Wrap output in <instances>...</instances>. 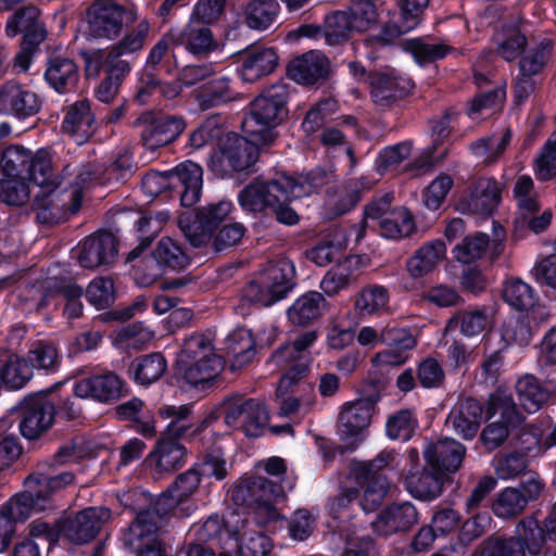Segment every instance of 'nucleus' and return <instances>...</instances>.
I'll list each match as a JSON object with an SVG mask.
<instances>
[{"instance_id": "1", "label": "nucleus", "mask_w": 556, "mask_h": 556, "mask_svg": "<svg viewBox=\"0 0 556 556\" xmlns=\"http://www.w3.org/2000/svg\"><path fill=\"white\" fill-rule=\"evenodd\" d=\"M325 181L326 175L319 170L299 177L278 174L270 180L256 179L245 186L239 192L238 201L247 212L270 211L278 223L293 226L299 223L300 217L290 206V201L316 192Z\"/></svg>"}, {"instance_id": "2", "label": "nucleus", "mask_w": 556, "mask_h": 556, "mask_svg": "<svg viewBox=\"0 0 556 556\" xmlns=\"http://www.w3.org/2000/svg\"><path fill=\"white\" fill-rule=\"evenodd\" d=\"M150 34V24L143 20L128 30L117 42L106 49H98L86 55L87 71L124 81L131 72L130 56L142 50Z\"/></svg>"}, {"instance_id": "3", "label": "nucleus", "mask_w": 556, "mask_h": 556, "mask_svg": "<svg viewBox=\"0 0 556 556\" xmlns=\"http://www.w3.org/2000/svg\"><path fill=\"white\" fill-rule=\"evenodd\" d=\"M288 89L282 84L266 88L250 104V114L242 123L244 131L264 144L274 140L271 128L281 123L287 115Z\"/></svg>"}, {"instance_id": "4", "label": "nucleus", "mask_w": 556, "mask_h": 556, "mask_svg": "<svg viewBox=\"0 0 556 556\" xmlns=\"http://www.w3.org/2000/svg\"><path fill=\"white\" fill-rule=\"evenodd\" d=\"M0 168L4 177L27 178L43 188L61 186L54 179L51 155L43 149L33 152L18 144L9 146L1 152Z\"/></svg>"}, {"instance_id": "5", "label": "nucleus", "mask_w": 556, "mask_h": 556, "mask_svg": "<svg viewBox=\"0 0 556 556\" xmlns=\"http://www.w3.org/2000/svg\"><path fill=\"white\" fill-rule=\"evenodd\" d=\"M53 464L48 460L39 462L35 470L25 479L26 491L15 500L13 513H22V507L28 509L42 510L51 496L72 484L75 476L71 471H64L59 475L50 476L53 470Z\"/></svg>"}, {"instance_id": "6", "label": "nucleus", "mask_w": 556, "mask_h": 556, "mask_svg": "<svg viewBox=\"0 0 556 556\" xmlns=\"http://www.w3.org/2000/svg\"><path fill=\"white\" fill-rule=\"evenodd\" d=\"M283 493L280 484L264 477H248L237 483L231 491V500L241 506H255L256 522L266 523L279 518L274 507L275 500Z\"/></svg>"}, {"instance_id": "7", "label": "nucleus", "mask_w": 556, "mask_h": 556, "mask_svg": "<svg viewBox=\"0 0 556 556\" xmlns=\"http://www.w3.org/2000/svg\"><path fill=\"white\" fill-rule=\"evenodd\" d=\"M136 20L132 9L115 0H96L87 11L88 34L96 39L113 41L122 35L125 25Z\"/></svg>"}, {"instance_id": "8", "label": "nucleus", "mask_w": 556, "mask_h": 556, "mask_svg": "<svg viewBox=\"0 0 556 556\" xmlns=\"http://www.w3.org/2000/svg\"><path fill=\"white\" fill-rule=\"evenodd\" d=\"M258 159L257 146L237 135L228 134L210 156L211 170L220 177L232 172H242L251 168Z\"/></svg>"}, {"instance_id": "9", "label": "nucleus", "mask_w": 556, "mask_h": 556, "mask_svg": "<svg viewBox=\"0 0 556 556\" xmlns=\"http://www.w3.org/2000/svg\"><path fill=\"white\" fill-rule=\"evenodd\" d=\"M220 413L227 426L241 428L247 437L261 435L268 421V412L261 400L240 394L226 397L220 404Z\"/></svg>"}, {"instance_id": "10", "label": "nucleus", "mask_w": 556, "mask_h": 556, "mask_svg": "<svg viewBox=\"0 0 556 556\" xmlns=\"http://www.w3.org/2000/svg\"><path fill=\"white\" fill-rule=\"evenodd\" d=\"M232 207L229 201H219L198 208L194 213L179 216L178 225L188 241L195 248L205 244L210 235L228 216Z\"/></svg>"}, {"instance_id": "11", "label": "nucleus", "mask_w": 556, "mask_h": 556, "mask_svg": "<svg viewBox=\"0 0 556 556\" xmlns=\"http://www.w3.org/2000/svg\"><path fill=\"white\" fill-rule=\"evenodd\" d=\"M134 125L141 128V141L151 151L173 142L186 127V123L181 117L172 115L156 116L150 112L141 114Z\"/></svg>"}, {"instance_id": "12", "label": "nucleus", "mask_w": 556, "mask_h": 556, "mask_svg": "<svg viewBox=\"0 0 556 556\" xmlns=\"http://www.w3.org/2000/svg\"><path fill=\"white\" fill-rule=\"evenodd\" d=\"M56 409L45 396L24 399L20 407V431L27 440H37L54 424Z\"/></svg>"}, {"instance_id": "13", "label": "nucleus", "mask_w": 556, "mask_h": 556, "mask_svg": "<svg viewBox=\"0 0 556 556\" xmlns=\"http://www.w3.org/2000/svg\"><path fill=\"white\" fill-rule=\"evenodd\" d=\"M110 519L109 508L88 507L61 521L62 534L74 544H86L98 535Z\"/></svg>"}, {"instance_id": "14", "label": "nucleus", "mask_w": 556, "mask_h": 556, "mask_svg": "<svg viewBox=\"0 0 556 556\" xmlns=\"http://www.w3.org/2000/svg\"><path fill=\"white\" fill-rule=\"evenodd\" d=\"M376 399L363 397L345 403L339 414L338 427L344 440L352 439L349 450H354L363 439V432L368 428L375 410Z\"/></svg>"}, {"instance_id": "15", "label": "nucleus", "mask_w": 556, "mask_h": 556, "mask_svg": "<svg viewBox=\"0 0 556 556\" xmlns=\"http://www.w3.org/2000/svg\"><path fill=\"white\" fill-rule=\"evenodd\" d=\"M419 522L417 507L408 501L394 502L387 505L372 521L374 531L383 536L404 533Z\"/></svg>"}, {"instance_id": "16", "label": "nucleus", "mask_w": 556, "mask_h": 556, "mask_svg": "<svg viewBox=\"0 0 556 556\" xmlns=\"http://www.w3.org/2000/svg\"><path fill=\"white\" fill-rule=\"evenodd\" d=\"M502 187L490 177H480L472 180L468 193L460 200L459 206L464 212L489 216L501 202Z\"/></svg>"}, {"instance_id": "17", "label": "nucleus", "mask_w": 556, "mask_h": 556, "mask_svg": "<svg viewBox=\"0 0 556 556\" xmlns=\"http://www.w3.org/2000/svg\"><path fill=\"white\" fill-rule=\"evenodd\" d=\"M238 73L245 83H256L275 72L278 54L274 48L251 46L238 53Z\"/></svg>"}, {"instance_id": "18", "label": "nucleus", "mask_w": 556, "mask_h": 556, "mask_svg": "<svg viewBox=\"0 0 556 556\" xmlns=\"http://www.w3.org/2000/svg\"><path fill=\"white\" fill-rule=\"evenodd\" d=\"M41 108V99L33 90L10 80L0 86V112L18 118L36 115Z\"/></svg>"}, {"instance_id": "19", "label": "nucleus", "mask_w": 556, "mask_h": 556, "mask_svg": "<svg viewBox=\"0 0 556 556\" xmlns=\"http://www.w3.org/2000/svg\"><path fill=\"white\" fill-rule=\"evenodd\" d=\"M484 406L473 397L459 399L452 407L445 425L464 440H472L481 426Z\"/></svg>"}, {"instance_id": "20", "label": "nucleus", "mask_w": 556, "mask_h": 556, "mask_svg": "<svg viewBox=\"0 0 556 556\" xmlns=\"http://www.w3.org/2000/svg\"><path fill=\"white\" fill-rule=\"evenodd\" d=\"M466 447L452 438H444L427 445L424 457L430 469L442 475L456 472L465 458Z\"/></svg>"}, {"instance_id": "21", "label": "nucleus", "mask_w": 556, "mask_h": 556, "mask_svg": "<svg viewBox=\"0 0 556 556\" xmlns=\"http://www.w3.org/2000/svg\"><path fill=\"white\" fill-rule=\"evenodd\" d=\"M369 84L371 98L379 106H390L402 100L414 86L410 79L396 75L393 70L370 73Z\"/></svg>"}, {"instance_id": "22", "label": "nucleus", "mask_w": 556, "mask_h": 556, "mask_svg": "<svg viewBox=\"0 0 556 556\" xmlns=\"http://www.w3.org/2000/svg\"><path fill=\"white\" fill-rule=\"evenodd\" d=\"M96 118L87 99L78 100L63 109L61 130L76 143L83 144L94 134Z\"/></svg>"}, {"instance_id": "23", "label": "nucleus", "mask_w": 556, "mask_h": 556, "mask_svg": "<svg viewBox=\"0 0 556 556\" xmlns=\"http://www.w3.org/2000/svg\"><path fill=\"white\" fill-rule=\"evenodd\" d=\"M287 73L295 83L312 86L328 79L330 62L323 53L308 51L291 60Z\"/></svg>"}, {"instance_id": "24", "label": "nucleus", "mask_w": 556, "mask_h": 556, "mask_svg": "<svg viewBox=\"0 0 556 556\" xmlns=\"http://www.w3.org/2000/svg\"><path fill=\"white\" fill-rule=\"evenodd\" d=\"M380 342L388 349L376 355V358L384 365L400 366L408 358V352L415 349L417 342L407 328L395 325H387L380 332Z\"/></svg>"}, {"instance_id": "25", "label": "nucleus", "mask_w": 556, "mask_h": 556, "mask_svg": "<svg viewBox=\"0 0 556 556\" xmlns=\"http://www.w3.org/2000/svg\"><path fill=\"white\" fill-rule=\"evenodd\" d=\"M117 255L115 237L108 231L96 232L87 237L78 254L79 264L89 269L114 262Z\"/></svg>"}, {"instance_id": "26", "label": "nucleus", "mask_w": 556, "mask_h": 556, "mask_svg": "<svg viewBox=\"0 0 556 556\" xmlns=\"http://www.w3.org/2000/svg\"><path fill=\"white\" fill-rule=\"evenodd\" d=\"M75 172L71 165L64 166L62 174L54 177L61 181L60 187L55 188H43L40 187V191L35 195L33 207L36 211V219L40 224H54L59 222L65 211H71V205L66 207V203L60 204L56 201V191L59 189L66 190L65 178L72 176Z\"/></svg>"}, {"instance_id": "27", "label": "nucleus", "mask_w": 556, "mask_h": 556, "mask_svg": "<svg viewBox=\"0 0 556 556\" xmlns=\"http://www.w3.org/2000/svg\"><path fill=\"white\" fill-rule=\"evenodd\" d=\"M122 392V381L113 372L96 375L78 380L74 386V394L80 399H92L108 403L117 400Z\"/></svg>"}, {"instance_id": "28", "label": "nucleus", "mask_w": 556, "mask_h": 556, "mask_svg": "<svg viewBox=\"0 0 556 556\" xmlns=\"http://www.w3.org/2000/svg\"><path fill=\"white\" fill-rule=\"evenodd\" d=\"M40 12L36 7L17 10L8 21L5 33L10 37L23 34V40L33 46H39L46 39V29L39 18Z\"/></svg>"}, {"instance_id": "29", "label": "nucleus", "mask_w": 556, "mask_h": 556, "mask_svg": "<svg viewBox=\"0 0 556 556\" xmlns=\"http://www.w3.org/2000/svg\"><path fill=\"white\" fill-rule=\"evenodd\" d=\"M202 177V167L192 161L182 162L169 172V184L176 187L178 182L182 187L180 201L184 206L191 207L199 201L203 182Z\"/></svg>"}, {"instance_id": "30", "label": "nucleus", "mask_w": 556, "mask_h": 556, "mask_svg": "<svg viewBox=\"0 0 556 556\" xmlns=\"http://www.w3.org/2000/svg\"><path fill=\"white\" fill-rule=\"evenodd\" d=\"M445 255L446 247L442 240L426 242L407 260L406 269L413 279L422 278L434 270Z\"/></svg>"}, {"instance_id": "31", "label": "nucleus", "mask_w": 556, "mask_h": 556, "mask_svg": "<svg viewBox=\"0 0 556 556\" xmlns=\"http://www.w3.org/2000/svg\"><path fill=\"white\" fill-rule=\"evenodd\" d=\"M45 78L56 92H70L78 83V66L71 58L53 55L47 62Z\"/></svg>"}, {"instance_id": "32", "label": "nucleus", "mask_w": 556, "mask_h": 556, "mask_svg": "<svg viewBox=\"0 0 556 556\" xmlns=\"http://www.w3.org/2000/svg\"><path fill=\"white\" fill-rule=\"evenodd\" d=\"M327 309V301L320 292L308 291L299 296L288 308L292 325L305 327L316 321Z\"/></svg>"}, {"instance_id": "33", "label": "nucleus", "mask_w": 556, "mask_h": 556, "mask_svg": "<svg viewBox=\"0 0 556 556\" xmlns=\"http://www.w3.org/2000/svg\"><path fill=\"white\" fill-rule=\"evenodd\" d=\"M229 531L239 542L238 556H267L271 551L273 544L268 536L251 528L247 519L240 521V527H231L227 521Z\"/></svg>"}, {"instance_id": "34", "label": "nucleus", "mask_w": 556, "mask_h": 556, "mask_svg": "<svg viewBox=\"0 0 556 556\" xmlns=\"http://www.w3.org/2000/svg\"><path fill=\"white\" fill-rule=\"evenodd\" d=\"M522 23L523 17L517 16L511 23L503 25L494 36L496 51L507 62L515 61L527 46V37L520 29Z\"/></svg>"}, {"instance_id": "35", "label": "nucleus", "mask_w": 556, "mask_h": 556, "mask_svg": "<svg viewBox=\"0 0 556 556\" xmlns=\"http://www.w3.org/2000/svg\"><path fill=\"white\" fill-rule=\"evenodd\" d=\"M359 276L358 261L354 256L336 263L324 276L320 288L327 295H334L349 288Z\"/></svg>"}, {"instance_id": "36", "label": "nucleus", "mask_w": 556, "mask_h": 556, "mask_svg": "<svg viewBox=\"0 0 556 556\" xmlns=\"http://www.w3.org/2000/svg\"><path fill=\"white\" fill-rule=\"evenodd\" d=\"M405 482L412 496L422 501H432L442 493L444 475L432 469H422L410 472Z\"/></svg>"}, {"instance_id": "37", "label": "nucleus", "mask_w": 556, "mask_h": 556, "mask_svg": "<svg viewBox=\"0 0 556 556\" xmlns=\"http://www.w3.org/2000/svg\"><path fill=\"white\" fill-rule=\"evenodd\" d=\"M279 13L277 0H250L243 11L247 26L260 31L269 29L277 22Z\"/></svg>"}, {"instance_id": "38", "label": "nucleus", "mask_w": 556, "mask_h": 556, "mask_svg": "<svg viewBox=\"0 0 556 556\" xmlns=\"http://www.w3.org/2000/svg\"><path fill=\"white\" fill-rule=\"evenodd\" d=\"M258 276L273 288L281 299L295 286V268L289 260H278L270 263Z\"/></svg>"}, {"instance_id": "39", "label": "nucleus", "mask_w": 556, "mask_h": 556, "mask_svg": "<svg viewBox=\"0 0 556 556\" xmlns=\"http://www.w3.org/2000/svg\"><path fill=\"white\" fill-rule=\"evenodd\" d=\"M511 141V130L505 128L502 132L482 137L470 143L471 153L481 161L491 165L504 154Z\"/></svg>"}, {"instance_id": "40", "label": "nucleus", "mask_w": 556, "mask_h": 556, "mask_svg": "<svg viewBox=\"0 0 556 556\" xmlns=\"http://www.w3.org/2000/svg\"><path fill=\"white\" fill-rule=\"evenodd\" d=\"M29 292L39 294V300L36 303V309L39 311L49 304V299L55 293H60L65 303L78 302L84 294V289L76 283H66L64 280L56 278H47L40 286H33Z\"/></svg>"}, {"instance_id": "41", "label": "nucleus", "mask_w": 556, "mask_h": 556, "mask_svg": "<svg viewBox=\"0 0 556 556\" xmlns=\"http://www.w3.org/2000/svg\"><path fill=\"white\" fill-rule=\"evenodd\" d=\"M186 447L178 441L161 439L156 448L150 454L157 472H173L185 464Z\"/></svg>"}, {"instance_id": "42", "label": "nucleus", "mask_w": 556, "mask_h": 556, "mask_svg": "<svg viewBox=\"0 0 556 556\" xmlns=\"http://www.w3.org/2000/svg\"><path fill=\"white\" fill-rule=\"evenodd\" d=\"M500 415L504 424L518 427L523 421V415L517 409L513 395L505 390L497 389L489 395L485 417L486 419Z\"/></svg>"}, {"instance_id": "43", "label": "nucleus", "mask_w": 556, "mask_h": 556, "mask_svg": "<svg viewBox=\"0 0 556 556\" xmlns=\"http://www.w3.org/2000/svg\"><path fill=\"white\" fill-rule=\"evenodd\" d=\"M159 529V519L153 511H140L124 534V544L129 548L140 547V543L155 542L154 534Z\"/></svg>"}, {"instance_id": "44", "label": "nucleus", "mask_w": 556, "mask_h": 556, "mask_svg": "<svg viewBox=\"0 0 556 556\" xmlns=\"http://www.w3.org/2000/svg\"><path fill=\"white\" fill-rule=\"evenodd\" d=\"M153 261L161 266L163 270H182L190 258L181 245L169 237L162 238L152 251Z\"/></svg>"}, {"instance_id": "45", "label": "nucleus", "mask_w": 556, "mask_h": 556, "mask_svg": "<svg viewBox=\"0 0 556 556\" xmlns=\"http://www.w3.org/2000/svg\"><path fill=\"white\" fill-rule=\"evenodd\" d=\"M225 350L227 355L232 357L231 366L233 370L241 369L250 364L256 354L254 340L244 330L230 333L225 340Z\"/></svg>"}, {"instance_id": "46", "label": "nucleus", "mask_w": 556, "mask_h": 556, "mask_svg": "<svg viewBox=\"0 0 556 556\" xmlns=\"http://www.w3.org/2000/svg\"><path fill=\"white\" fill-rule=\"evenodd\" d=\"M178 365L185 381L194 387L214 380L223 369L220 357L178 363Z\"/></svg>"}, {"instance_id": "47", "label": "nucleus", "mask_w": 556, "mask_h": 556, "mask_svg": "<svg viewBox=\"0 0 556 556\" xmlns=\"http://www.w3.org/2000/svg\"><path fill=\"white\" fill-rule=\"evenodd\" d=\"M33 377L28 361L17 355H10L0 359V379L3 387L12 390L22 389Z\"/></svg>"}, {"instance_id": "48", "label": "nucleus", "mask_w": 556, "mask_h": 556, "mask_svg": "<svg viewBox=\"0 0 556 556\" xmlns=\"http://www.w3.org/2000/svg\"><path fill=\"white\" fill-rule=\"evenodd\" d=\"M515 539L522 545V552L526 551L531 556H538L542 553L547 539L545 526L542 528L539 521L533 517H527L520 520L516 528Z\"/></svg>"}, {"instance_id": "49", "label": "nucleus", "mask_w": 556, "mask_h": 556, "mask_svg": "<svg viewBox=\"0 0 556 556\" xmlns=\"http://www.w3.org/2000/svg\"><path fill=\"white\" fill-rule=\"evenodd\" d=\"M516 392L520 405L529 413L538 412L549 399V391L541 386L539 380L527 375L516 383Z\"/></svg>"}, {"instance_id": "50", "label": "nucleus", "mask_w": 556, "mask_h": 556, "mask_svg": "<svg viewBox=\"0 0 556 556\" xmlns=\"http://www.w3.org/2000/svg\"><path fill=\"white\" fill-rule=\"evenodd\" d=\"M235 99L236 93L226 77L211 80L197 94L198 104L202 110L217 108Z\"/></svg>"}, {"instance_id": "51", "label": "nucleus", "mask_w": 556, "mask_h": 556, "mask_svg": "<svg viewBox=\"0 0 556 556\" xmlns=\"http://www.w3.org/2000/svg\"><path fill=\"white\" fill-rule=\"evenodd\" d=\"M166 367V359L161 353L138 357L130 365L135 380L143 386L157 381L164 375Z\"/></svg>"}, {"instance_id": "52", "label": "nucleus", "mask_w": 556, "mask_h": 556, "mask_svg": "<svg viewBox=\"0 0 556 556\" xmlns=\"http://www.w3.org/2000/svg\"><path fill=\"white\" fill-rule=\"evenodd\" d=\"M489 325V317L484 308L472 311H457L447 321L445 329L459 328L465 337L480 334Z\"/></svg>"}, {"instance_id": "53", "label": "nucleus", "mask_w": 556, "mask_h": 556, "mask_svg": "<svg viewBox=\"0 0 556 556\" xmlns=\"http://www.w3.org/2000/svg\"><path fill=\"white\" fill-rule=\"evenodd\" d=\"M381 235L388 239L409 236L415 229L412 214L405 207H395L378 224Z\"/></svg>"}, {"instance_id": "54", "label": "nucleus", "mask_w": 556, "mask_h": 556, "mask_svg": "<svg viewBox=\"0 0 556 556\" xmlns=\"http://www.w3.org/2000/svg\"><path fill=\"white\" fill-rule=\"evenodd\" d=\"M491 508L496 517L513 519L520 516L527 508V505L519 489L507 486L495 495Z\"/></svg>"}, {"instance_id": "55", "label": "nucleus", "mask_w": 556, "mask_h": 556, "mask_svg": "<svg viewBox=\"0 0 556 556\" xmlns=\"http://www.w3.org/2000/svg\"><path fill=\"white\" fill-rule=\"evenodd\" d=\"M489 244L490 237L485 233L466 236L453 248L454 258L462 264H472L485 255Z\"/></svg>"}, {"instance_id": "56", "label": "nucleus", "mask_w": 556, "mask_h": 556, "mask_svg": "<svg viewBox=\"0 0 556 556\" xmlns=\"http://www.w3.org/2000/svg\"><path fill=\"white\" fill-rule=\"evenodd\" d=\"M363 486L359 505L365 511H372L380 506L389 490V481L384 475L374 477H355Z\"/></svg>"}, {"instance_id": "57", "label": "nucleus", "mask_w": 556, "mask_h": 556, "mask_svg": "<svg viewBox=\"0 0 556 556\" xmlns=\"http://www.w3.org/2000/svg\"><path fill=\"white\" fill-rule=\"evenodd\" d=\"M389 302V292L383 286L371 285L363 288L355 296V309L361 316L382 311Z\"/></svg>"}, {"instance_id": "58", "label": "nucleus", "mask_w": 556, "mask_h": 556, "mask_svg": "<svg viewBox=\"0 0 556 556\" xmlns=\"http://www.w3.org/2000/svg\"><path fill=\"white\" fill-rule=\"evenodd\" d=\"M409 51L419 64L432 63L445 58L454 48L443 41L430 42L422 38L412 39L406 42Z\"/></svg>"}, {"instance_id": "59", "label": "nucleus", "mask_w": 556, "mask_h": 556, "mask_svg": "<svg viewBox=\"0 0 556 556\" xmlns=\"http://www.w3.org/2000/svg\"><path fill=\"white\" fill-rule=\"evenodd\" d=\"M164 218L161 216H152L151 214L142 215L136 223L139 244L134 248L127 255L126 261L131 262L140 256L142 251L147 249L153 239L162 230Z\"/></svg>"}, {"instance_id": "60", "label": "nucleus", "mask_w": 556, "mask_h": 556, "mask_svg": "<svg viewBox=\"0 0 556 556\" xmlns=\"http://www.w3.org/2000/svg\"><path fill=\"white\" fill-rule=\"evenodd\" d=\"M505 302L517 311H527L535 303V293L532 287L520 279L506 281L503 288Z\"/></svg>"}, {"instance_id": "61", "label": "nucleus", "mask_w": 556, "mask_h": 556, "mask_svg": "<svg viewBox=\"0 0 556 556\" xmlns=\"http://www.w3.org/2000/svg\"><path fill=\"white\" fill-rule=\"evenodd\" d=\"M316 339L317 331H306L296 337L291 343L277 349L271 358L278 366H288L290 359H304L303 353L314 344Z\"/></svg>"}, {"instance_id": "62", "label": "nucleus", "mask_w": 556, "mask_h": 556, "mask_svg": "<svg viewBox=\"0 0 556 556\" xmlns=\"http://www.w3.org/2000/svg\"><path fill=\"white\" fill-rule=\"evenodd\" d=\"M178 34L181 36L180 45H185L193 53L206 52L213 47L211 29L198 21L192 20L185 30H178Z\"/></svg>"}, {"instance_id": "63", "label": "nucleus", "mask_w": 556, "mask_h": 556, "mask_svg": "<svg viewBox=\"0 0 556 556\" xmlns=\"http://www.w3.org/2000/svg\"><path fill=\"white\" fill-rule=\"evenodd\" d=\"M529 460L527 455L519 452L497 455L493 467L498 479L510 480L527 472Z\"/></svg>"}, {"instance_id": "64", "label": "nucleus", "mask_w": 556, "mask_h": 556, "mask_svg": "<svg viewBox=\"0 0 556 556\" xmlns=\"http://www.w3.org/2000/svg\"><path fill=\"white\" fill-rule=\"evenodd\" d=\"M480 556H526L514 536H489L480 545Z\"/></svg>"}]
</instances>
